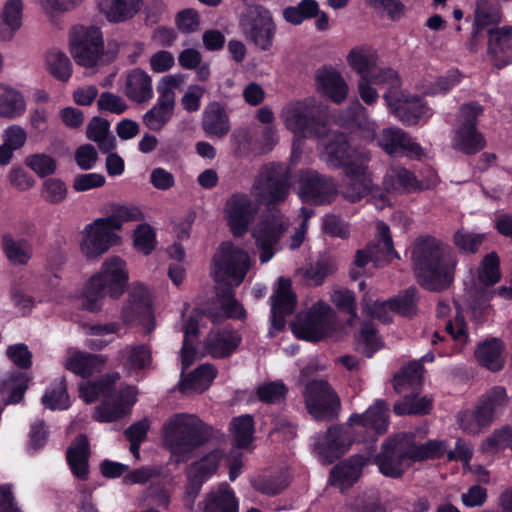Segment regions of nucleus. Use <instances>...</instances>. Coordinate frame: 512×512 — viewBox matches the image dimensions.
Here are the masks:
<instances>
[{"instance_id":"4d7b16f0","label":"nucleus","mask_w":512,"mask_h":512,"mask_svg":"<svg viewBox=\"0 0 512 512\" xmlns=\"http://www.w3.org/2000/svg\"><path fill=\"white\" fill-rule=\"evenodd\" d=\"M46 67L51 75L60 81H67L72 73L68 56L59 50H51L46 55Z\"/></svg>"},{"instance_id":"37998d69","label":"nucleus","mask_w":512,"mask_h":512,"mask_svg":"<svg viewBox=\"0 0 512 512\" xmlns=\"http://www.w3.org/2000/svg\"><path fill=\"white\" fill-rule=\"evenodd\" d=\"M239 503L234 491L226 484L205 498L203 512H238Z\"/></svg>"},{"instance_id":"2eb2a0df","label":"nucleus","mask_w":512,"mask_h":512,"mask_svg":"<svg viewBox=\"0 0 512 512\" xmlns=\"http://www.w3.org/2000/svg\"><path fill=\"white\" fill-rule=\"evenodd\" d=\"M337 184L332 177L306 170L298 180V197L304 204L322 206L332 203L337 196Z\"/></svg>"},{"instance_id":"423d86ee","label":"nucleus","mask_w":512,"mask_h":512,"mask_svg":"<svg viewBox=\"0 0 512 512\" xmlns=\"http://www.w3.org/2000/svg\"><path fill=\"white\" fill-rule=\"evenodd\" d=\"M376 52L370 47L354 49V68L361 75L358 89L360 96H389L392 89L400 86L398 74L390 68H381L376 65Z\"/></svg>"},{"instance_id":"338daca9","label":"nucleus","mask_w":512,"mask_h":512,"mask_svg":"<svg viewBox=\"0 0 512 512\" xmlns=\"http://www.w3.org/2000/svg\"><path fill=\"white\" fill-rule=\"evenodd\" d=\"M484 449L490 452L512 450V426L506 425L495 430L483 443Z\"/></svg>"},{"instance_id":"7c9ffc66","label":"nucleus","mask_w":512,"mask_h":512,"mask_svg":"<svg viewBox=\"0 0 512 512\" xmlns=\"http://www.w3.org/2000/svg\"><path fill=\"white\" fill-rule=\"evenodd\" d=\"M317 91L323 96H347L348 85L341 74L331 66H323L315 71Z\"/></svg>"},{"instance_id":"8fccbe9b","label":"nucleus","mask_w":512,"mask_h":512,"mask_svg":"<svg viewBox=\"0 0 512 512\" xmlns=\"http://www.w3.org/2000/svg\"><path fill=\"white\" fill-rule=\"evenodd\" d=\"M126 96H152L153 85L151 77L141 69H133L125 78Z\"/></svg>"},{"instance_id":"0eeeda50","label":"nucleus","mask_w":512,"mask_h":512,"mask_svg":"<svg viewBox=\"0 0 512 512\" xmlns=\"http://www.w3.org/2000/svg\"><path fill=\"white\" fill-rule=\"evenodd\" d=\"M344 329L338 313L322 300L315 302L297 322L292 324L293 334L301 340L319 342Z\"/></svg>"},{"instance_id":"a19ab883","label":"nucleus","mask_w":512,"mask_h":512,"mask_svg":"<svg viewBox=\"0 0 512 512\" xmlns=\"http://www.w3.org/2000/svg\"><path fill=\"white\" fill-rule=\"evenodd\" d=\"M484 136L472 127H457L453 138V147L467 155H473L484 149Z\"/></svg>"},{"instance_id":"4468645a","label":"nucleus","mask_w":512,"mask_h":512,"mask_svg":"<svg viewBox=\"0 0 512 512\" xmlns=\"http://www.w3.org/2000/svg\"><path fill=\"white\" fill-rule=\"evenodd\" d=\"M313 452L323 465L340 459L352 445V432L344 425H331L325 432L314 434Z\"/></svg>"},{"instance_id":"393cba45","label":"nucleus","mask_w":512,"mask_h":512,"mask_svg":"<svg viewBox=\"0 0 512 512\" xmlns=\"http://www.w3.org/2000/svg\"><path fill=\"white\" fill-rule=\"evenodd\" d=\"M391 112L406 126L426 121L431 115L424 98H384Z\"/></svg>"},{"instance_id":"dca6fc26","label":"nucleus","mask_w":512,"mask_h":512,"mask_svg":"<svg viewBox=\"0 0 512 512\" xmlns=\"http://www.w3.org/2000/svg\"><path fill=\"white\" fill-rule=\"evenodd\" d=\"M290 186L289 170L275 162L263 166L255 183L258 195L271 204L283 202L289 194Z\"/></svg>"},{"instance_id":"a211bd4d","label":"nucleus","mask_w":512,"mask_h":512,"mask_svg":"<svg viewBox=\"0 0 512 512\" xmlns=\"http://www.w3.org/2000/svg\"><path fill=\"white\" fill-rule=\"evenodd\" d=\"M136 402V388L129 385L121 387L95 407L93 419L100 423L116 422L131 414Z\"/></svg>"},{"instance_id":"bf43d9fd","label":"nucleus","mask_w":512,"mask_h":512,"mask_svg":"<svg viewBox=\"0 0 512 512\" xmlns=\"http://www.w3.org/2000/svg\"><path fill=\"white\" fill-rule=\"evenodd\" d=\"M231 424L234 429L236 445L239 448L248 447L252 442L255 433V422L253 416L250 414H244L234 417Z\"/></svg>"},{"instance_id":"052dcab7","label":"nucleus","mask_w":512,"mask_h":512,"mask_svg":"<svg viewBox=\"0 0 512 512\" xmlns=\"http://www.w3.org/2000/svg\"><path fill=\"white\" fill-rule=\"evenodd\" d=\"M23 4L21 0H9L2 12V19L9 28V32L0 33V40H9L13 33L21 26Z\"/></svg>"},{"instance_id":"e433bc0d","label":"nucleus","mask_w":512,"mask_h":512,"mask_svg":"<svg viewBox=\"0 0 512 512\" xmlns=\"http://www.w3.org/2000/svg\"><path fill=\"white\" fill-rule=\"evenodd\" d=\"M141 0H97L99 10L110 22H122L140 9Z\"/></svg>"},{"instance_id":"cd10ccee","label":"nucleus","mask_w":512,"mask_h":512,"mask_svg":"<svg viewBox=\"0 0 512 512\" xmlns=\"http://www.w3.org/2000/svg\"><path fill=\"white\" fill-rule=\"evenodd\" d=\"M504 350L502 339L489 337L476 345L474 357L480 366L491 372H499L505 366Z\"/></svg>"},{"instance_id":"f704fd0d","label":"nucleus","mask_w":512,"mask_h":512,"mask_svg":"<svg viewBox=\"0 0 512 512\" xmlns=\"http://www.w3.org/2000/svg\"><path fill=\"white\" fill-rule=\"evenodd\" d=\"M120 358L125 370L137 373L152 364V351L148 344L126 346L120 351Z\"/></svg>"},{"instance_id":"a878e982","label":"nucleus","mask_w":512,"mask_h":512,"mask_svg":"<svg viewBox=\"0 0 512 512\" xmlns=\"http://www.w3.org/2000/svg\"><path fill=\"white\" fill-rule=\"evenodd\" d=\"M488 54L496 68H502L512 63V27L504 26L488 31Z\"/></svg>"},{"instance_id":"69168bd1","label":"nucleus","mask_w":512,"mask_h":512,"mask_svg":"<svg viewBox=\"0 0 512 512\" xmlns=\"http://www.w3.org/2000/svg\"><path fill=\"white\" fill-rule=\"evenodd\" d=\"M25 164L40 178H45L55 173L57 169L56 160L45 153H36L26 157Z\"/></svg>"},{"instance_id":"2f4dec72","label":"nucleus","mask_w":512,"mask_h":512,"mask_svg":"<svg viewBox=\"0 0 512 512\" xmlns=\"http://www.w3.org/2000/svg\"><path fill=\"white\" fill-rule=\"evenodd\" d=\"M202 127L209 136H226L230 131V121L225 105L219 102L210 103L204 111Z\"/></svg>"},{"instance_id":"6ab92c4d","label":"nucleus","mask_w":512,"mask_h":512,"mask_svg":"<svg viewBox=\"0 0 512 512\" xmlns=\"http://www.w3.org/2000/svg\"><path fill=\"white\" fill-rule=\"evenodd\" d=\"M377 143L389 156H405L412 160H420L425 155L422 146L400 128L383 129Z\"/></svg>"},{"instance_id":"774afa93","label":"nucleus","mask_w":512,"mask_h":512,"mask_svg":"<svg viewBox=\"0 0 512 512\" xmlns=\"http://www.w3.org/2000/svg\"><path fill=\"white\" fill-rule=\"evenodd\" d=\"M67 186L59 178H48L43 183L42 198L50 204H59L67 197Z\"/></svg>"},{"instance_id":"58836bf2","label":"nucleus","mask_w":512,"mask_h":512,"mask_svg":"<svg viewBox=\"0 0 512 512\" xmlns=\"http://www.w3.org/2000/svg\"><path fill=\"white\" fill-rule=\"evenodd\" d=\"M120 378L119 373H108L98 380L88 382L80 386V393L86 403H93L101 396L103 399L108 398L118 389H115V383Z\"/></svg>"},{"instance_id":"864d4df0","label":"nucleus","mask_w":512,"mask_h":512,"mask_svg":"<svg viewBox=\"0 0 512 512\" xmlns=\"http://www.w3.org/2000/svg\"><path fill=\"white\" fill-rule=\"evenodd\" d=\"M484 241L485 234L473 233L464 228L458 229L452 236L453 245L463 255L476 254Z\"/></svg>"},{"instance_id":"20e7f679","label":"nucleus","mask_w":512,"mask_h":512,"mask_svg":"<svg viewBox=\"0 0 512 512\" xmlns=\"http://www.w3.org/2000/svg\"><path fill=\"white\" fill-rule=\"evenodd\" d=\"M212 438V426L193 414H175L162 429L164 447L176 463H186L196 449L206 445Z\"/></svg>"},{"instance_id":"412c9836","label":"nucleus","mask_w":512,"mask_h":512,"mask_svg":"<svg viewBox=\"0 0 512 512\" xmlns=\"http://www.w3.org/2000/svg\"><path fill=\"white\" fill-rule=\"evenodd\" d=\"M419 291L415 286L401 291L398 295L388 300L374 304L373 316L384 323L390 321L387 309L406 318H413L418 312Z\"/></svg>"},{"instance_id":"13d9d810","label":"nucleus","mask_w":512,"mask_h":512,"mask_svg":"<svg viewBox=\"0 0 512 512\" xmlns=\"http://www.w3.org/2000/svg\"><path fill=\"white\" fill-rule=\"evenodd\" d=\"M478 279L485 286H493L500 281V258L495 251L483 257L478 271Z\"/></svg>"},{"instance_id":"4c0bfd02","label":"nucleus","mask_w":512,"mask_h":512,"mask_svg":"<svg viewBox=\"0 0 512 512\" xmlns=\"http://www.w3.org/2000/svg\"><path fill=\"white\" fill-rule=\"evenodd\" d=\"M42 405L51 410H66L71 406L65 376L54 379L41 398Z\"/></svg>"},{"instance_id":"c756f323","label":"nucleus","mask_w":512,"mask_h":512,"mask_svg":"<svg viewBox=\"0 0 512 512\" xmlns=\"http://www.w3.org/2000/svg\"><path fill=\"white\" fill-rule=\"evenodd\" d=\"M32 376L26 371H11L0 381V394L5 405L19 404L25 396Z\"/></svg>"},{"instance_id":"0e129e2a","label":"nucleus","mask_w":512,"mask_h":512,"mask_svg":"<svg viewBox=\"0 0 512 512\" xmlns=\"http://www.w3.org/2000/svg\"><path fill=\"white\" fill-rule=\"evenodd\" d=\"M133 243L137 250L149 255L156 247V233L148 223H141L134 230Z\"/></svg>"},{"instance_id":"09e8293b","label":"nucleus","mask_w":512,"mask_h":512,"mask_svg":"<svg viewBox=\"0 0 512 512\" xmlns=\"http://www.w3.org/2000/svg\"><path fill=\"white\" fill-rule=\"evenodd\" d=\"M337 270L335 260L330 256H321L310 263L304 271V278L312 286H321L327 277Z\"/></svg>"},{"instance_id":"6e6d98bb","label":"nucleus","mask_w":512,"mask_h":512,"mask_svg":"<svg viewBox=\"0 0 512 512\" xmlns=\"http://www.w3.org/2000/svg\"><path fill=\"white\" fill-rule=\"evenodd\" d=\"M255 393L260 402L275 405L286 400L288 387L281 380L270 381L259 385Z\"/></svg>"},{"instance_id":"aec40b11","label":"nucleus","mask_w":512,"mask_h":512,"mask_svg":"<svg viewBox=\"0 0 512 512\" xmlns=\"http://www.w3.org/2000/svg\"><path fill=\"white\" fill-rule=\"evenodd\" d=\"M114 231L115 229L110 227L105 218L96 219L86 227V234L81 244L82 252L89 259L105 253L120 241V237Z\"/></svg>"},{"instance_id":"f3484780","label":"nucleus","mask_w":512,"mask_h":512,"mask_svg":"<svg viewBox=\"0 0 512 512\" xmlns=\"http://www.w3.org/2000/svg\"><path fill=\"white\" fill-rule=\"evenodd\" d=\"M286 229L287 225L278 214H268L258 222L254 228L253 237L260 251L261 263H267L274 257Z\"/></svg>"},{"instance_id":"603ef678","label":"nucleus","mask_w":512,"mask_h":512,"mask_svg":"<svg viewBox=\"0 0 512 512\" xmlns=\"http://www.w3.org/2000/svg\"><path fill=\"white\" fill-rule=\"evenodd\" d=\"M329 484L339 489L340 493L348 494L352 488V456L337 463L330 471Z\"/></svg>"},{"instance_id":"f03ea898","label":"nucleus","mask_w":512,"mask_h":512,"mask_svg":"<svg viewBox=\"0 0 512 512\" xmlns=\"http://www.w3.org/2000/svg\"><path fill=\"white\" fill-rule=\"evenodd\" d=\"M371 160L368 150L354 146V202L366 199L377 209H383L389 203L387 192L412 194L429 189L428 184L419 180L415 173L403 166H391L383 178V187L375 184L367 164Z\"/></svg>"},{"instance_id":"9d476101","label":"nucleus","mask_w":512,"mask_h":512,"mask_svg":"<svg viewBox=\"0 0 512 512\" xmlns=\"http://www.w3.org/2000/svg\"><path fill=\"white\" fill-rule=\"evenodd\" d=\"M215 280L240 285L250 268V256L230 241L222 242L213 257Z\"/></svg>"},{"instance_id":"680f3d73","label":"nucleus","mask_w":512,"mask_h":512,"mask_svg":"<svg viewBox=\"0 0 512 512\" xmlns=\"http://www.w3.org/2000/svg\"><path fill=\"white\" fill-rule=\"evenodd\" d=\"M216 377L217 369L212 364H201L180 381L179 389L182 392L194 390L198 383L205 382L209 385Z\"/></svg>"},{"instance_id":"72a5a7b5","label":"nucleus","mask_w":512,"mask_h":512,"mask_svg":"<svg viewBox=\"0 0 512 512\" xmlns=\"http://www.w3.org/2000/svg\"><path fill=\"white\" fill-rule=\"evenodd\" d=\"M424 367L420 362L411 361L393 376V388L397 394L413 393L420 390Z\"/></svg>"},{"instance_id":"f257e3e1","label":"nucleus","mask_w":512,"mask_h":512,"mask_svg":"<svg viewBox=\"0 0 512 512\" xmlns=\"http://www.w3.org/2000/svg\"><path fill=\"white\" fill-rule=\"evenodd\" d=\"M346 98H324L335 104L342 103ZM283 110L285 127L296 136L315 137L324 147L327 163L332 168H343L345 175L352 179V147L348 134L333 130L332 124L349 128L352 125V107H348L344 117L332 114L327 103L316 105L315 98Z\"/></svg>"},{"instance_id":"49530a36","label":"nucleus","mask_w":512,"mask_h":512,"mask_svg":"<svg viewBox=\"0 0 512 512\" xmlns=\"http://www.w3.org/2000/svg\"><path fill=\"white\" fill-rule=\"evenodd\" d=\"M354 142L356 139L364 143H371L376 139L377 125L371 120L366 109L360 104L358 98H354Z\"/></svg>"},{"instance_id":"9b49d317","label":"nucleus","mask_w":512,"mask_h":512,"mask_svg":"<svg viewBox=\"0 0 512 512\" xmlns=\"http://www.w3.org/2000/svg\"><path fill=\"white\" fill-rule=\"evenodd\" d=\"M239 27L246 41L261 51L273 46L276 24L271 13L262 6L249 7L241 16Z\"/></svg>"},{"instance_id":"473e14b6","label":"nucleus","mask_w":512,"mask_h":512,"mask_svg":"<svg viewBox=\"0 0 512 512\" xmlns=\"http://www.w3.org/2000/svg\"><path fill=\"white\" fill-rule=\"evenodd\" d=\"M105 361L102 355L75 351L66 359L64 367L75 375L87 379L104 365Z\"/></svg>"},{"instance_id":"ddd939ff","label":"nucleus","mask_w":512,"mask_h":512,"mask_svg":"<svg viewBox=\"0 0 512 512\" xmlns=\"http://www.w3.org/2000/svg\"><path fill=\"white\" fill-rule=\"evenodd\" d=\"M305 406L316 421H331L338 417L340 399L325 380H312L304 390Z\"/></svg>"},{"instance_id":"79ce46f5","label":"nucleus","mask_w":512,"mask_h":512,"mask_svg":"<svg viewBox=\"0 0 512 512\" xmlns=\"http://www.w3.org/2000/svg\"><path fill=\"white\" fill-rule=\"evenodd\" d=\"M501 18V9L498 4L491 3L489 0H479L475 9L473 37L476 38L482 30H489L490 26L500 23Z\"/></svg>"},{"instance_id":"bb28decb","label":"nucleus","mask_w":512,"mask_h":512,"mask_svg":"<svg viewBox=\"0 0 512 512\" xmlns=\"http://www.w3.org/2000/svg\"><path fill=\"white\" fill-rule=\"evenodd\" d=\"M90 454L89 440L83 433L78 434L66 450V460L70 470L79 480L88 479Z\"/></svg>"},{"instance_id":"de8ad7c7","label":"nucleus","mask_w":512,"mask_h":512,"mask_svg":"<svg viewBox=\"0 0 512 512\" xmlns=\"http://www.w3.org/2000/svg\"><path fill=\"white\" fill-rule=\"evenodd\" d=\"M2 248L10 263L14 265H25L32 257V248L25 239L15 240L12 235L2 236Z\"/></svg>"},{"instance_id":"39448f33","label":"nucleus","mask_w":512,"mask_h":512,"mask_svg":"<svg viewBox=\"0 0 512 512\" xmlns=\"http://www.w3.org/2000/svg\"><path fill=\"white\" fill-rule=\"evenodd\" d=\"M128 272L126 263L118 256L105 260L101 271L93 275L86 284L83 292V307L90 312L101 310L107 294L111 298H119L126 290Z\"/></svg>"},{"instance_id":"a18cd8bd","label":"nucleus","mask_w":512,"mask_h":512,"mask_svg":"<svg viewBox=\"0 0 512 512\" xmlns=\"http://www.w3.org/2000/svg\"><path fill=\"white\" fill-rule=\"evenodd\" d=\"M419 390L406 394L403 400L393 406L396 415H428L433 407L432 400L427 396L418 397Z\"/></svg>"},{"instance_id":"f8f14e48","label":"nucleus","mask_w":512,"mask_h":512,"mask_svg":"<svg viewBox=\"0 0 512 512\" xmlns=\"http://www.w3.org/2000/svg\"><path fill=\"white\" fill-rule=\"evenodd\" d=\"M71 53L75 61L85 67L104 63L102 34L95 26L75 27L70 36Z\"/></svg>"},{"instance_id":"7ed1b4c3","label":"nucleus","mask_w":512,"mask_h":512,"mask_svg":"<svg viewBox=\"0 0 512 512\" xmlns=\"http://www.w3.org/2000/svg\"><path fill=\"white\" fill-rule=\"evenodd\" d=\"M411 259L415 278L423 289L443 292L454 283L459 260L448 243L434 236H421L414 242Z\"/></svg>"},{"instance_id":"5701e85b","label":"nucleus","mask_w":512,"mask_h":512,"mask_svg":"<svg viewBox=\"0 0 512 512\" xmlns=\"http://www.w3.org/2000/svg\"><path fill=\"white\" fill-rule=\"evenodd\" d=\"M389 425L388 407L384 400L378 399L364 414L354 413V442L360 441L359 435L368 431L378 436L387 431Z\"/></svg>"},{"instance_id":"c85d7f7f","label":"nucleus","mask_w":512,"mask_h":512,"mask_svg":"<svg viewBox=\"0 0 512 512\" xmlns=\"http://www.w3.org/2000/svg\"><path fill=\"white\" fill-rule=\"evenodd\" d=\"M241 342V337L230 328H222L211 332L206 339V350L217 359L227 358L234 353Z\"/></svg>"},{"instance_id":"1a4fd4ad","label":"nucleus","mask_w":512,"mask_h":512,"mask_svg":"<svg viewBox=\"0 0 512 512\" xmlns=\"http://www.w3.org/2000/svg\"><path fill=\"white\" fill-rule=\"evenodd\" d=\"M373 463L385 477L401 478L413 464L407 432L387 437L381 444L379 453L374 456Z\"/></svg>"},{"instance_id":"b1692460","label":"nucleus","mask_w":512,"mask_h":512,"mask_svg":"<svg viewBox=\"0 0 512 512\" xmlns=\"http://www.w3.org/2000/svg\"><path fill=\"white\" fill-rule=\"evenodd\" d=\"M227 221L235 237L243 236L254 217L252 201L246 194H234L226 203Z\"/></svg>"},{"instance_id":"ea45409f","label":"nucleus","mask_w":512,"mask_h":512,"mask_svg":"<svg viewBox=\"0 0 512 512\" xmlns=\"http://www.w3.org/2000/svg\"><path fill=\"white\" fill-rule=\"evenodd\" d=\"M175 108V98H159V101L143 115L144 125L159 132L170 121Z\"/></svg>"},{"instance_id":"3c124183","label":"nucleus","mask_w":512,"mask_h":512,"mask_svg":"<svg viewBox=\"0 0 512 512\" xmlns=\"http://www.w3.org/2000/svg\"><path fill=\"white\" fill-rule=\"evenodd\" d=\"M145 215L142 210L132 204H118L113 206L112 214L105 217V221L115 230H120L125 222H142Z\"/></svg>"},{"instance_id":"5fc2aeb1","label":"nucleus","mask_w":512,"mask_h":512,"mask_svg":"<svg viewBox=\"0 0 512 512\" xmlns=\"http://www.w3.org/2000/svg\"><path fill=\"white\" fill-rule=\"evenodd\" d=\"M357 345V349H361L363 355L368 358L380 350L382 342L373 322L366 321L362 324Z\"/></svg>"},{"instance_id":"6e6552de","label":"nucleus","mask_w":512,"mask_h":512,"mask_svg":"<svg viewBox=\"0 0 512 512\" xmlns=\"http://www.w3.org/2000/svg\"><path fill=\"white\" fill-rule=\"evenodd\" d=\"M509 403L506 388L496 385L482 394L472 410L458 415L459 426L466 432L475 434L491 424L503 414Z\"/></svg>"},{"instance_id":"c9c22d12","label":"nucleus","mask_w":512,"mask_h":512,"mask_svg":"<svg viewBox=\"0 0 512 512\" xmlns=\"http://www.w3.org/2000/svg\"><path fill=\"white\" fill-rule=\"evenodd\" d=\"M407 438L409 439V446L413 463L423 462L430 459H441L446 454V441L430 439L425 443L419 444L416 441L415 434L411 432H407Z\"/></svg>"},{"instance_id":"c03bdc74","label":"nucleus","mask_w":512,"mask_h":512,"mask_svg":"<svg viewBox=\"0 0 512 512\" xmlns=\"http://www.w3.org/2000/svg\"><path fill=\"white\" fill-rule=\"evenodd\" d=\"M251 485L255 491L263 495L276 496L288 487V481L283 472H263L251 480Z\"/></svg>"},{"instance_id":"e2e57ef3","label":"nucleus","mask_w":512,"mask_h":512,"mask_svg":"<svg viewBox=\"0 0 512 512\" xmlns=\"http://www.w3.org/2000/svg\"><path fill=\"white\" fill-rule=\"evenodd\" d=\"M223 456L222 450L214 449L194 462L190 470L208 481L217 472Z\"/></svg>"},{"instance_id":"4be33fe9","label":"nucleus","mask_w":512,"mask_h":512,"mask_svg":"<svg viewBox=\"0 0 512 512\" xmlns=\"http://www.w3.org/2000/svg\"><path fill=\"white\" fill-rule=\"evenodd\" d=\"M271 325L277 331H282L286 325V316L291 315L296 307L297 297L292 291L289 278L280 277L278 287L271 296Z\"/></svg>"}]
</instances>
